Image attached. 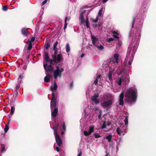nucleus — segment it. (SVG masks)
<instances>
[{"label": "nucleus", "mask_w": 156, "mask_h": 156, "mask_svg": "<svg viewBox=\"0 0 156 156\" xmlns=\"http://www.w3.org/2000/svg\"><path fill=\"white\" fill-rule=\"evenodd\" d=\"M66 51L67 52H68L70 50V48L68 43L66 44Z\"/></svg>", "instance_id": "25"}, {"label": "nucleus", "mask_w": 156, "mask_h": 156, "mask_svg": "<svg viewBox=\"0 0 156 156\" xmlns=\"http://www.w3.org/2000/svg\"><path fill=\"white\" fill-rule=\"evenodd\" d=\"M64 133V131H62L61 133V134L62 135H63Z\"/></svg>", "instance_id": "59"}, {"label": "nucleus", "mask_w": 156, "mask_h": 156, "mask_svg": "<svg viewBox=\"0 0 156 156\" xmlns=\"http://www.w3.org/2000/svg\"><path fill=\"white\" fill-rule=\"evenodd\" d=\"M62 128L63 129V130L65 131L66 130V126L65 125V123L64 122H63L62 123Z\"/></svg>", "instance_id": "37"}, {"label": "nucleus", "mask_w": 156, "mask_h": 156, "mask_svg": "<svg viewBox=\"0 0 156 156\" xmlns=\"http://www.w3.org/2000/svg\"><path fill=\"white\" fill-rule=\"evenodd\" d=\"M132 61H129L128 63V65H130L131 64Z\"/></svg>", "instance_id": "55"}, {"label": "nucleus", "mask_w": 156, "mask_h": 156, "mask_svg": "<svg viewBox=\"0 0 156 156\" xmlns=\"http://www.w3.org/2000/svg\"><path fill=\"white\" fill-rule=\"evenodd\" d=\"M94 127L93 126H91L89 127V129L86 131H84V134L86 136H87L90 134L94 131Z\"/></svg>", "instance_id": "12"}, {"label": "nucleus", "mask_w": 156, "mask_h": 156, "mask_svg": "<svg viewBox=\"0 0 156 156\" xmlns=\"http://www.w3.org/2000/svg\"><path fill=\"white\" fill-rule=\"evenodd\" d=\"M109 146H110V148L111 147H112L113 146V144L112 143H111L110 144H109Z\"/></svg>", "instance_id": "53"}, {"label": "nucleus", "mask_w": 156, "mask_h": 156, "mask_svg": "<svg viewBox=\"0 0 156 156\" xmlns=\"http://www.w3.org/2000/svg\"><path fill=\"white\" fill-rule=\"evenodd\" d=\"M67 19H68V17H66L65 18V24H64V30H65L66 29V28L67 25V23H66V22H67Z\"/></svg>", "instance_id": "27"}, {"label": "nucleus", "mask_w": 156, "mask_h": 156, "mask_svg": "<svg viewBox=\"0 0 156 156\" xmlns=\"http://www.w3.org/2000/svg\"><path fill=\"white\" fill-rule=\"evenodd\" d=\"M112 139V136L111 134H109L108 135V142H110Z\"/></svg>", "instance_id": "31"}, {"label": "nucleus", "mask_w": 156, "mask_h": 156, "mask_svg": "<svg viewBox=\"0 0 156 156\" xmlns=\"http://www.w3.org/2000/svg\"><path fill=\"white\" fill-rule=\"evenodd\" d=\"M115 35V34H114L113 35V37H114L115 38H117V39H119V37L117 35Z\"/></svg>", "instance_id": "47"}, {"label": "nucleus", "mask_w": 156, "mask_h": 156, "mask_svg": "<svg viewBox=\"0 0 156 156\" xmlns=\"http://www.w3.org/2000/svg\"><path fill=\"white\" fill-rule=\"evenodd\" d=\"M112 32L114 34H117V35L118 34L117 32L115 31H112Z\"/></svg>", "instance_id": "50"}, {"label": "nucleus", "mask_w": 156, "mask_h": 156, "mask_svg": "<svg viewBox=\"0 0 156 156\" xmlns=\"http://www.w3.org/2000/svg\"><path fill=\"white\" fill-rule=\"evenodd\" d=\"M95 47H96L99 50H102L104 49V47L100 43L97 45Z\"/></svg>", "instance_id": "22"}, {"label": "nucleus", "mask_w": 156, "mask_h": 156, "mask_svg": "<svg viewBox=\"0 0 156 156\" xmlns=\"http://www.w3.org/2000/svg\"><path fill=\"white\" fill-rule=\"evenodd\" d=\"M53 127L52 129L54 130V134L55 136L56 142L58 146H61L62 144V141L60 137L57 134V132L58 130L59 127L58 125L56 124L55 121L53 122Z\"/></svg>", "instance_id": "2"}, {"label": "nucleus", "mask_w": 156, "mask_h": 156, "mask_svg": "<svg viewBox=\"0 0 156 156\" xmlns=\"http://www.w3.org/2000/svg\"><path fill=\"white\" fill-rule=\"evenodd\" d=\"M124 92H122L119 96V104L120 105H123L124 102L123 101L124 98Z\"/></svg>", "instance_id": "13"}, {"label": "nucleus", "mask_w": 156, "mask_h": 156, "mask_svg": "<svg viewBox=\"0 0 156 156\" xmlns=\"http://www.w3.org/2000/svg\"><path fill=\"white\" fill-rule=\"evenodd\" d=\"M32 43L29 42L28 44V50H30L31 48H32Z\"/></svg>", "instance_id": "35"}, {"label": "nucleus", "mask_w": 156, "mask_h": 156, "mask_svg": "<svg viewBox=\"0 0 156 156\" xmlns=\"http://www.w3.org/2000/svg\"><path fill=\"white\" fill-rule=\"evenodd\" d=\"M44 67L46 70V72L48 74V72L52 71L53 69V68L51 65H48L47 63L44 64Z\"/></svg>", "instance_id": "11"}, {"label": "nucleus", "mask_w": 156, "mask_h": 156, "mask_svg": "<svg viewBox=\"0 0 156 156\" xmlns=\"http://www.w3.org/2000/svg\"><path fill=\"white\" fill-rule=\"evenodd\" d=\"M50 47V45L48 43L46 45L45 48L46 49H48Z\"/></svg>", "instance_id": "46"}, {"label": "nucleus", "mask_w": 156, "mask_h": 156, "mask_svg": "<svg viewBox=\"0 0 156 156\" xmlns=\"http://www.w3.org/2000/svg\"><path fill=\"white\" fill-rule=\"evenodd\" d=\"M1 148L2 152L5 150V145H2Z\"/></svg>", "instance_id": "38"}, {"label": "nucleus", "mask_w": 156, "mask_h": 156, "mask_svg": "<svg viewBox=\"0 0 156 156\" xmlns=\"http://www.w3.org/2000/svg\"><path fill=\"white\" fill-rule=\"evenodd\" d=\"M101 77L100 75H98L96 77L95 80H94L93 84L95 85H96L98 83V81L99 80Z\"/></svg>", "instance_id": "19"}, {"label": "nucleus", "mask_w": 156, "mask_h": 156, "mask_svg": "<svg viewBox=\"0 0 156 156\" xmlns=\"http://www.w3.org/2000/svg\"><path fill=\"white\" fill-rule=\"evenodd\" d=\"M82 120H83V119H81L80 120V122L81 123L82 122Z\"/></svg>", "instance_id": "64"}, {"label": "nucleus", "mask_w": 156, "mask_h": 156, "mask_svg": "<svg viewBox=\"0 0 156 156\" xmlns=\"http://www.w3.org/2000/svg\"><path fill=\"white\" fill-rule=\"evenodd\" d=\"M63 69L56 66V69L54 72V76L55 79H56L57 77H60L62 75V73L63 71Z\"/></svg>", "instance_id": "6"}, {"label": "nucleus", "mask_w": 156, "mask_h": 156, "mask_svg": "<svg viewBox=\"0 0 156 156\" xmlns=\"http://www.w3.org/2000/svg\"><path fill=\"white\" fill-rule=\"evenodd\" d=\"M115 42V40L114 38H109L108 39V43H109V42Z\"/></svg>", "instance_id": "33"}, {"label": "nucleus", "mask_w": 156, "mask_h": 156, "mask_svg": "<svg viewBox=\"0 0 156 156\" xmlns=\"http://www.w3.org/2000/svg\"><path fill=\"white\" fill-rule=\"evenodd\" d=\"M135 37H134V38H133V39L132 40V41H133L134 40L135 41Z\"/></svg>", "instance_id": "63"}, {"label": "nucleus", "mask_w": 156, "mask_h": 156, "mask_svg": "<svg viewBox=\"0 0 156 156\" xmlns=\"http://www.w3.org/2000/svg\"><path fill=\"white\" fill-rule=\"evenodd\" d=\"M94 135L96 138H98L101 136L98 133H95L94 134Z\"/></svg>", "instance_id": "39"}, {"label": "nucleus", "mask_w": 156, "mask_h": 156, "mask_svg": "<svg viewBox=\"0 0 156 156\" xmlns=\"http://www.w3.org/2000/svg\"><path fill=\"white\" fill-rule=\"evenodd\" d=\"M56 150L58 152H59V148L58 147H56Z\"/></svg>", "instance_id": "57"}, {"label": "nucleus", "mask_w": 156, "mask_h": 156, "mask_svg": "<svg viewBox=\"0 0 156 156\" xmlns=\"http://www.w3.org/2000/svg\"><path fill=\"white\" fill-rule=\"evenodd\" d=\"M103 9L101 8L99 11L98 15L99 16H101L103 14Z\"/></svg>", "instance_id": "28"}, {"label": "nucleus", "mask_w": 156, "mask_h": 156, "mask_svg": "<svg viewBox=\"0 0 156 156\" xmlns=\"http://www.w3.org/2000/svg\"><path fill=\"white\" fill-rule=\"evenodd\" d=\"M22 78V76L21 75H19V78L21 79Z\"/></svg>", "instance_id": "60"}, {"label": "nucleus", "mask_w": 156, "mask_h": 156, "mask_svg": "<svg viewBox=\"0 0 156 156\" xmlns=\"http://www.w3.org/2000/svg\"><path fill=\"white\" fill-rule=\"evenodd\" d=\"M44 56L45 57V59L47 63H48L49 62L50 63V60H49V56L48 55V54L47 52H45L44 54Z\"/></svg>", "instance_id": "18"}, {"label": "nucleus", "mask_w": 156, "mask_h": 156, "mask_svg": "<svg viewBox=\"0 0 156 156\" xmlns=\"http://www.w3.org/2000/svg\"><path fill=\"white\" fill-rule=\"evenodd\" d=\"M137 90L133 87L128 89L125 94L127 101L129 102H134L137 99Z\"/></svg>", "instance_id": "1"}, {"label": "nucleus", "mask_w": 156, "mask_h": 156, "mask_svg": "<svg viewBox=\"0 0 156 156\" xmlns=\"http://www.w3.org/2000/svg\"><path fill=\"white\" fill-rule=\"evenodd\" d=\"M119 57L118 54H115L114 55V58L110 59L109 63L112 62L113 63L118 64L119 63Z\"/></svg>", "instance_id": "9"}, {"label": "nucleus", "mask_w": 156, "mask_h": 156, "mask_svg": "<svg viewBox=\"0 0 156 156\" xmlns=\"http://www.w3.org/2000/svg\"><path fill=\"white\" fill-rule=\"evenodd\" d=\"M52 59L50 60V64L52 63L53 62L56 63H59L63 59V57L61 54H57V51H54L52 55Z\"/></svg>", "instance_id": "4"}, {"label": "nucleus", "mask_w": 156, "mask_h": 156, "mask_svg": "<svg viewBox=\"0 0 156 156\" xmlns=\"http://www.w3.org/2000/svg\"><path fill=\"white\" fill-rule=\"evenodd\" d=\"M21 32L22 34L24 36L27 35L28 34L27 29L23 28Z\"/></svg>", "instance_id": "20"}, {"label": "nucleus", "mask_w": 156, "mask_h": 156, "mask_svg": "<svg viewBox=\"0 0 156 156\" xmlns=\"http://www.w3.org/2000/svg\"><path fill=\"white\" fill-rule=\"evenodd\" d=\"M136 47L135 46H134L133 48V52H135L136 51Z\"/></svg>", "instance_id": "51"}, {"label": "nucleus", "mask_w": 156, "mask_h": 156, "mask_svg": "<svg viewBox=\"0 0 156 156\" xmlns=\"http://www.w3.org/2000/svg\"><path fill=\"white\" fill-rule=\"evenodd\" d=\"M101 112H100L99 114L98 115V119H100L101 117Z\"/></svg>", "instance_id": "49"}, {"label": "nucleus", "mask_w": 156, "mask_h": 156, "mask_svg": "<svg viewBox=\"0 0 156 156\" xmlns=\"http://www.w3.org/2000/svg\"><path fill=\"white\" fill-rule=\"evenodd\" d=\"M47 0H44L42 2V5H44L45 4L47 3Z\"/></svg>", "instance_id": "48"}, {"label": "nucleus", "mask_w": 156, "mask_h": 156, "mask_svg": "<svg viewBox=\"0 0 156 156\" xmlns=\"http://www.w3.org/2000/svg\"><path fill=\"white\" fill-rule=\"evenodd\" d=\"M124 80L123 76H121L120 78H118L117 81V84L119 85H121L122 84V80L123 81Z\"/></svg>", "instance_id": "16"}, {"label": "nucleus", "mask_w": 156, "mask_h": 156, "mask_svg": "<svg viewBox=\"0 0 156 156\" xmlns=\"http://www.w3.org/2000/svg\"><path fill=\"white\" fill-rule=\"evenodd\" d=\"M114 70V69H112V70L109 69L108 74V77L109 79L111 81L112 80V74Z\"/></svg>", "instance_id": "14"}, {"label": "nucleus", "mask_w": 156, "mask_h": 156, "mask_svg": "<svg viewBox=\"0 0 156 156\" xmlns=\"http://www.w3.org/2000/svg\"><path fill=\"white\" fill-rule=\"evenodd\" d=\"M136 18L134 16L133 17V20L132 22V28H133L134 27V25L135 22L136 21Z\"/></svg>", "instance_id": "24"}, {"label": "nucleus", "mask_w": 156, "mask_h": 156, "mask_svg": "<svg viewBox=\"0 0 156 156\" xmlns=\"http://www.w3.org/2000/svg\"><path fill=\"white\" fill-rule=\"evenodd\" d=\"M35 38L34 37H31L30 41H29V42H34V41L35 40Z\"/></svg>", "instance_id": "43"}, {"label": "nucleus", "mask_w": 156, "mask_h": 156, "mask_svg": "<svg viewBox=\"0 0 156 156\" xmlns=\"http://www.w3.org/2000/svg\"><path fill=\"white\" fill-rule=\"evenodd\" d=\"M116 132L118 135H121V133H123V130L121 128H118L116 129Z\"/></svg>", "instance_id": "21"}, {"label": "nucleus", "mask_w": 156, "mask_h": 156, "mask_svg": "<svg viewBox=\"0 0 156 156\" xmlns=\"http://www.w3.org/2000/svg\"><path fill=\"white\" fill-rule=\"evenodd\" d=\"M56 105L57 104L55 107H54L53 105L52 106V109H51V111L52 119L53 121V120H55V118L56 116L58 113V109L55 107Z\"/></svg>", "instance_id": "8"}, {"label": "nucleus", "mask_w": 156, "mask_h": 156, "mask_svg": "<svg viewBox=\"0 0 156 156\" xmlns=\"http://www.w3.org/2000/svg\"><path fill=\"white\" fill-rule=\"evenodd\" d=\"M115 43V42H109V43H108V45H112L113 46H114V44Z\"/></svg>", "instance_id": "44"}, {"label": "nucleus", "mask_w": 156, "mask_h": 156, "mask_svg": "<svg viewBox=\"0 0 156 156\" xmlns=\"http://www.w3.org/2000/svg\"><path fill=\"white\" fill-rule=\"evenodd\" d=\"M110 125V123L108 122V126Z\"/></svg>", "instance_id": "62"}, {"label": "nucleus", "mask_w": 156, "mask_h": 156, "mask_svg": "<svg viewBox=\"0 0 156 156\" xmlns=\"http://www.w3.org/2000/svg\"><path fill=\"white\" fill-rule=\"evenodd\" d=\"M58 86L56 83L54 82L53 85H51L50 87V89L52 92L51 94L52 95V99L51 102V109L52 108V106L53 104L54 107L55 106L56 104V101L55 98V95L54 92L56 91Z\"/></svg>", "instance_id": "3"}, {"label": "nucleus", "mask_w": 156, "mask_h": 156, "mask_svg": "<svg viewBox=\"0 0 156 156\" xmlns=\"http://www.w3.org/2000/svg\"><path fill=\"white\" fill-rule=\"evenodd\" d=\"M126 77H127V79H128V82H129V78H128V75L126 74Z\"/></svg>", "instance_id": "54"}, {"label": "nucleus", "mask_w": 156, "mask_h": 156, "mask_svg": "<svg viewBox=\"0 0 156 156\" xmlns=\"http://www.w3.org/2000/svg\"><path fill=\"white\" fill-rule=\"evenodd\" d=\"M85 55V54H82L81 55H80V57L81 58H82L84 57Z\"/></svg>", "instance_id": "56"}, {"label": "nucleus", "mask_w": 156, "mask_h": 156, "mask_svg": "<svg viewBox=\"0 0 156 156\" xmlns=\"http://www.w3.org/2000/svg\"><path fill=\"white\" fill-rule=\"evenodd\" d=\"M82 152L80 151L79 153V154H78L77 156H81L82 155Z\"/></svg>", "instance_id": "52"}, {"label": "nucleus", "mask_w": 156, "mask_h": 156, "mask_svg": "<svg viewBox=\"0 0 156 156\" xmlns=\"http://www.w3.org/2000/svg\"><path fill=\"white\" fill-rule=\"evenodd\" d=\"M122 44L121 41H120L119 40L118 41L117 44L119 46H121Z\"/></svg>", "instance_id": "45"}, {"label": "nucleus", "mask_w": 156, "mask_h": 156, "mask_svg": "<svg viewBox=\"0 0 156 156\" xmlns=\"http://www.w3.org/2000/svg\"><path fill=\"white\" fill-rule=\"evenodd\" d=\"M91 39L92 44L95 47L101 42V41L99 40L98 38L93 35L91 36Z\"/></svg>", "instance_id": "10"}, {"label": "nucleus", "mask_w": 156, "mask_h": 156, "mask_svg": "<svg viewBox=\"0 0 156 156\" xmlns=\"http://www.w3.org/2000/svg\"><path fill=\"white\" fill-rule=\"evenodd\" d=\"M67 19H68V17H66L65 18V24H64V30H65L66 29V28L67 25V23H66V22H67Z\"/></svg>", "instance_id": "26"}, {"label": "nucleus", "mask_w": 156, "mask_h": 156, "mask_svg": "<svg viewBox=\"0 0 156 156\" xmlns=\"http://www.w3.org/2000/svg\"><path fill=\"white\" fill-rule=\"evenodd\" d=\"M8 9V6L4 5L2 7V10L4 11H6Z\"/></svg>", "instance_id": "34"}, {"label": "nucleus", "mask_w": 156, "mask_h": 156, "mask_svg": "<svg viewBox=\"0 0 156 156\" xmlns=\"http://www.w3.org/2000/svg\"><path fill=\"white\" fill-rule=\"evenodd\" d=\"M99 96L98 94H95L91 97V100L92 101H94L95 100L98 99Z\"/></svg>", "instance_id": "15"}, {"label": "nucleus", "mask_w": 156, "mask_h": 156, "mask_svg": "<svg viewBox=\"0 0 156 156\" xmlns=\"http://www.w3.org/2000/svg\"><path fill=\"white\" fill-rule=\"evenodd\" d=\"M15 110V108L14 107H12L11 109V112H10V114L11 115H12L14 113V111Z\"/></svg>", "instance_id": "29"}, {"label": "nucleus", "mask_w": 156, "mask_h": 156, "mask_svg": "<svg viewBox=\"0 0 156 156\" xmlns=\"http://www.w3.org/2000/svg\"><path fill=\"white\" fill-rule=\"evenodd\" d=\"M107 0H103V3H104L107 2Z\"/></svg>", "instance_id": "58"}, {"label": "nucleus", "mask_w": 156, "mask_h": 156, "mask_svg": "<svg viewBox=\"0 0 156 156\" xmlns=\"http://www.w3.org/2000/svg\"><path fill=\"white\" fill-rule=\"evenodd\" d=\"M47 76L44 77V81L46 82H48L50 80V76L48 74L46 73Z\"/></svg>", "instance_id": "17"}, {"label": "nucleus", "mask_w": 156, "mask_h": 156, "mask_svg": "<svg viewBox=\"0 0 156 156\" xmlns=\"http://www.w3.org/2000/svg\"><path fill=\"white\" fill-rule=\"evenodd\" d=\"M73 86V83H71L70 84V87H72Z\"/></svg>", "instance_id": "61"}, {"label": "nucleus", "mask_w": 156, "mask_h": 156, "mask_svg": "<svg viewBox=\"0 0 156 156\" xmlns=\"http://www.w3.org/2000/svg\"><path fill=\"white\" fill-rule=\"evenodd\" d=\"M86 12V11L84 10L80 14L79 19L80 20V23L82 24H85L87 28H89V21L87 17H86V20H85L83 17V14Z\"/></svg>", "instance_id": "5"}, {"label": "nucleus", "mask_w": 156, "mask_h": 156, "mask_svg": "<svg viewBox=\"0 0 156 156\" xmlns=\"http://www.w3.org/2000/svg\"><path fill=\"white\" fill-rule=\"evenodd\" d=\"M106 123V122L105 121L102 124V125L101 126V128L102 129H104L106 127V125L105 123Z\"/></svg>", "instance_id": "40"}, {"label": "nucleus", "mask_w": 156, "mask_h": 156, "mask_svg": "<svg viewBox=\"0 0 156 156\" xmlns=\"http://www.w3.org/2000/svg\"><path fill=\"white\" fill-rule=\"evenodd\" d=\"M9 129V126L6 125L5 126V127L4 128V131L6 133L8 131V129Z\"/></svg>", "instance_id": "32"}, {"label": "nucleus", "mask_w": 156, "mask_h": 156, "mask_svg": "<svg viewBox=\"0 0 156 156\" xmlns=\"http://www.w3.org/2000/svg\"><path fill=\"white\" fill-rule=\"evenodd\" d=\"M125 125H127L128 123V118L127 117H126L125 120Z\"/></svg>", "instance_id": "42"}, {"label": "nucleus", "mask_w": 156, "mask_h": 156, "mask_svg": "<svg viewBox=\"0 0 156 156\" xmlns=\"http://www.w3.org/2000/svg\"><path fill=\"white\" fill-rule=\"evenodd\" d=\"M93 102L95 104H98L100 103V101L98 99H97L94 101H93Z\"/></svg>", "instance_id": "36"}, {"label": "nucleus", "mask_w": 156, "mask_h": 156, "mask_svg": "<svg viewBox=\"0 0 156 156\" xmlns=\"http://www.w3.org/2000/svg\"><path fill=\"white\" fill-rule=\"evenodd\" d=\"M58 44V42L56 41L54 44L53 45V51H57V46Z\"/></svg>", "instance_id": "23"}, {"label": "nucleus", "mask_w": 156, "mask_h": 156, "mask_svg": "<svg viewBox=\"0 0 156 156\" xmlns=\"http://www.w3.org/2000/svg\"><path fill=\"white\" fill-rule=\"evenodd\" d=\"M98 19H99L98 17V16H97L95 19L92 18V19H91V20L92 22H93L94 23H96L98 21Z\"/></svg>", "instance_id": "30"}, {"label": "nucleus", "mask_w": 156, "mask_h": 156, "mask_svg": "<svg viewBox=\"0 0 156 156\" xmlns=\"http://www.w3.org/2000/svg\"><path fill=\"white\" fill-rule=\"evenodd\" d=\"M101 106L102 107L106 108L107 107V94H105L101 98Z\"/></svg>", "instance_id": "7"}, {"label": "nucleus", "mask_w": 156, "mask_h": 156, "mask_svg": "<svg viewBox=\"0 0 156 156\" xmlns=\"http://www.w3.org/2000/svg\"><path fill=\"white\" fill-rule=\"evenodd\" d=\"M112 104V100L108 101V107L110 106Z\"/></svg>", "instance_id": "41"}]
</instances>
